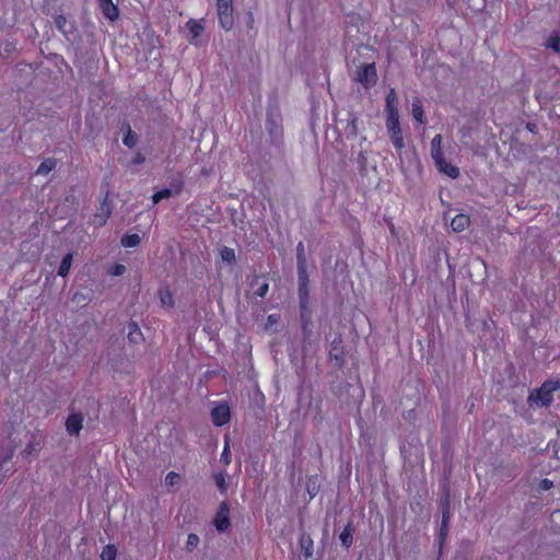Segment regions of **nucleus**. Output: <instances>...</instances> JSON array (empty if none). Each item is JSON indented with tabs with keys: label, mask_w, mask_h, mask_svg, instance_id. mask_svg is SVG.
Instances as JSON below:
<instances>
[{
	"label": "nucleus",
	"mask_w": 560,
	"mask_h": 560,
	"mask_svg": "<svg viewBox=\"0 0 560 560\" xmlns=\"http://www.w3.org/2000/svg\"><path fill=\"white\" fill-rule=\"evenodd\" d=\"M298 260V281H299V301L301 311L302 329L305 332L311 323L310 319V278L307 272V262L305 258L304 247H296Z\"/></svg>",
	"instance_id": "1"
},
{
	"label": "nucleus",
	"mask_w": 560,
	"mask_h": 560,
	"mask_svg": "<svg viewBox=\"0 0 560 560\" xmlns=\"http://www.w3.org/2000/svg\"><path fill=\"white\" fill-rule=\"evenodd\" d=\"M266 130L270 137V143L280 147L283 143L282 117L277 104H270L267 108Z\"/></svg>",
	"instance_id": "2"
},
{
	"label": "nucleus",
	"mask_w": 560,
	"mask_h": 560,
	"mask_svg": "<svg viewBox=\"0 0 560 560\" xmlns=\"http://www.w3.org/2000/svg\"><path fill=\"white\" fill-rule=\"evenodd\" d=\"M441 509H442V520L438 534V542H439V553L442 555L444 544L446 541V537L448 535V524H450V495L446 493L444 498L441 500Z\"/></svg>",
	"instance_id": "3"
},
{
	"label": "nucleus",
	"mask_w": 560,
	"mask_h": 560,
	"mask_svg": "<svg viewBox=\"0 0 560 560\" xmlns=\"http://www.w3.org/2000/svg\"><path fill=\"white\" fill-rule=\"evenodd\" d=\"M386 129L394 147L400 152L405 147L399 116H386Z\"/></svg>",
	"instance_id": "4"
},
{
	"label": "nucleus",
	"mask_w": 560,
	"mask_h": 560,
	"mask_svg": "<svg viewBox=\"0 0 560 560\" xmlns=\"http://www.w3.org/2000/svg\"><path fill=\"white\" fill-rule=\"evenodd\" d=\"M354 80L362 84L365 89L371 88L377 81V72L375 63L361 65L355 70Z\"/></svg>",
	"instance_id": "5"
},
{
	"label": "nucleus",
	"mask_w": 560,
	"mask_h": 560,
	"mask_svg": "<svg viewBox=\"0 0 560 560\" xmlns=\"http://www.w3.org/2000/svg\"><path fill=\"white\" fill-rule=\"evenodd\" d=\"M219 23L225 31L232 30L234 25L232 0H217Z\"/></svg>",
	"instance_id": "6"
},
{
	"label": "nucleus",
	"mask_w": 560,
	"mask_h": 560,
	"mask_svg": "<svg viewBox=\"0 0 560 560\" xmlns=\"http://www.w3.org/2000/svg\"><path fill=\"white\" fill-rule=\"evenodd\" d=\"M213 526L219 533H225L231 527L230 505L226 501H222L213 517Z\"/></svg>",
	"instance_id": "7"
},
{
	"label": "nucleus",
	"mask_w": 560,
	"mask_h": 560,
	"mask_svg": "<svg viewBox=\"0 0 560 560\" xmlns=\"http://www.w3.org/2000/svg\"><path fill=\"white\" fill-rule=\"evenodd\" d=\"M211 421L215 427H223L231 420V409L226 401L214 406L210 412Z\"/></svg>",
	"instance_id": "8"
},
{
	"label": "nucleus",
	"mask_w": 560,
	"mask_h": 560,
	"mask_svg": "<svg viewBox=\"0 0 560 560\" xmlns=\"http://www.w3.org/2000/svg\"><path fill=\"white\" fill-rule=\"evenodd\" d=\"M528 400L530 402L540 404L541 406H549L553 400V393L548 388V386L542 383V385L536 389L534 393H530Z\"/></svg>",
	"instance_id": "9"
},
{
	"label": "nucleus",
	"mask_w": 560,
	"mask_h": 560,
	"mask_svg": "<svg viewBox=\"0 0 560 560\" xmlns=\"http://www.w3.org/2000/svg\"><path fill=\"white\" fill-rule=\"evenodd\" d=\"M343 341L341 336H337L331 342H330V349H329V359L331 361H335L337 364L341 365L345 362V350H343Z\"/></svg>",
	"instance_id": "10"
},
{
	"label": "nucleus",
	"mask_w": 560,
	"mask_h": 560,
	"mask_svg": "<svg viewBox=\"0 0 560 560\" xmlns=\"http://www.w3.org/2000/svg\"><path fill=\"white\" fill-rule=\"evenodd\" d=\"M358 121H359L358 116L352 112L348 113V117L346 120H343V119L339 120L340 124L345 122L343 130H345L346 137L348 139H350V138L352 139L358 136V132H359Z\"/></svg>",
	"instance_id": "11"
},
{
	"label": "nucleus",
	"mask_w": 560,
	"mask_h": 560,
	"mask_svg": "<svg viewBox=\"0 0 560 560\" xmlns=\"http://www.w3.org/2000/svg\"><path fill=\"white\" fill-rule=\"evenodd\" d=\"M112 203L107 200L106 197L95 213L93 223L97 226L104 225L112 214Z\"/></svg>",
	"instance_id": "12"
},
{
	"label": "nucleus",
	"mask_w": 560,
	"mask_h": 560,
	"mask_svg": "<svg viewBox=\"0 0 560 560\" xmlns=\"http://www.w3.org/2000/svg\"><path fill=\"white\" fill-rule=\"evenodd\" d=\"M83 427V416L71 413L66 420V429L70 435H78Z\"/></svg>",
	"instance_id": "13"
},
{
	"label": "nucleus",
	"mask_w": 560,
	"mask_h": 560,
	"mask_svg": "<svg viewBox=\"0 0 560 560\" xmlns=\"http://www.w3.org/2000/svg\"><path fill=\"white\" fill-rule=\"evenodd\" d=\"M100 8L106 19L115 22L119 18V9L113 3V0H98Z\"/></svg>",
	"instance_id": "14"
},
{
	"label": "nucleus",
	"mask_w": 560,
	"mask_h": 560,
	"mask_svg": "<svg viewBox=\"0 0 560 560\" xmlns=\"http://www.w3.org/2000/svg\"><path fill=\"white\" fill-rule=\"evenodd\" d=\"M172 188H164L158 192H155L152 197L153 199V203H158L159 201H161L162 199H166V198H170L172 197L173 195H178L180 194L182 189H183V183L178 182V183H173L172 185Z\"/></svg>",
	"instance_id": "15"
},
{
	"label": "nucleus",
	"mask_w": 560,
	"mask_h": 560,
	"mask_svg": "<svg viewBox=\"0 0 560 560\" xmlns=\"http://www.w3.org/2000/svg\"><path fill=\"white\" fill-rule=\"evenodd\" d=\"M385 102H386L385 109H386L387 116H399V112H398V107H397L398 95L394 89L389 90V92L386 95Z\"/></svg>",
	"instance_id": "16"
},
{
	"label": "nucleus",
	"mask_w": 560,
	"mask_h": 560,
	"mask_svg": "<svg viewBox=\"0 0 560 560\" xmlns=\"http://www.w3.org/2000/svg\"><path fill=\"white\" fill-rule=\"evenodd\" d=\"M55 25L65 36H69L75 31L74 24L68 22L67 18L62 14L55 16Z\"/></svg>",
	"instance_id": "17"
},
{
	"label": "nucleus",
	"mask_w": 560,
	"mask_h": 560,
	"mask_svg": "<svg viewBox=\"0 0 560 560\" xmlns=\"http://www.w3.org/2000/svg\"><path fill=\"white\" fill-rule=\"evenodd\" d=\"M353 534H354L353 524H352V522H349L339 535V540L346 549H349L352 546Z\"/></svg>",
	"instance_id": "18"
},
{
	"label": "nucleus",
	"mask_w": 560,
	"mask_h": 560,
	"mask_svg": "<svg viewBox=\"0 0 560 560\" xmlns=\"http://www.w3.org/2000/svg\"><path fill=\"white\" fill-rule=\"evenodd\" d=\"M435 164L439 167V171L446 174L451 178L455 179L459 176V168L447 163L444 158L438 160Z\"/></svg>",
	"instance_id": "19"
},
{
	"label": "nucleus",
	"mask_w": 560,
	"mask_h": 560,
	"mask_svg": "<svg viewBox=\"0 0 560 560\" xmlns=\"http://www.w3.org/2000/svg\"><path fill=\"white\" fill-rule=\"evenodd\" d=\"M127 331H128V340L131 343L137 345L143 339V335H142V331H141L139 325L133 320L128 323Z\"/></svg>",
	"instance_id": "20"
},
{
	"label": "nucleus",
	"mask_w": 560,
	"mask_h": 560,
	"mask_svg": "<svg viewBox=\"0 0 560 560\" xmlns=\"http://www.w3.org/2000/svg\"><path fill=\"white\" fill-rule=\"evenodd\" d=\"M320 490V479L318 475L310 476L306 480V492L310 495V499L315 498Z\"/></svg>",
	"instance_id": "21"
},
{
	"label": "nucleus",
	"mask_w": 560,
	"mask_h": 560,
	"mask_svg": "<svg viewBox=\"0 0 560 560\" xmlns=\"http://www.w3.org/2000/svg\"><path fill=\"white\" fill-rule=\"evenodd\" d=\"M431 156L436 162L441 160L443 156L442 152V136L436 135L431 141Z\"/></svg>",
	"instance_id": "22"
},
{
	"label": "nucleus",
	"mask_w": 560,
	"mask_h": 560,
	"mask_svg": "<svg viewBox=\"0 0 560 560\" xmlns=\"http://www.w3.org/2000/svg\"><path fill=\"white\" fill-rule=\"evenodd\" d=\"M469 222H470L469 217L460 213V214H457L455 218H453V220L451 222V226H452L453 231L462 232L468 226Z\"/></svg>",
	"instance_id": "23"
},
{
	"label": "nucleus",
	"mask_w": 560,
	"mask_h": 560,
	"mask_svg": "<svg viewBox=\"0 0 560 560\" xmlns=\"http://www.w3.org/2000/svg\"><path fill=\"white\" fill-rule=\"evenodd\" d=\"M159 299H160L162 306H164L166 308H172L174 306L173 294L167 287L161 288L159 290Z\"/></svg>",
	"instance_id": "24"
},
{
	"label": "nucleus",
	"mask_w": 560,
	"mask_h": 560,
	"mask_svg": "<svg viewBox=\"0 0 560 560\" xmlns=\"http://www.w3.org/2000/svg\"><path fill=\"white\" fill-rule=\"evenodd\" d=\"M72 259H73L72 253H68L67 255L63 256V258L61 259V262L59 265V268H58V275L60 277L65 278L68 276L71 265H72Z\"/></svg>",
	"instance_id": "25"
},
{
	"label": "nucleus",
	"mask_w": 560,
	"mask_h": 560,
	"mask_svg": "<svg viewBox=\"0 0 560 560\" xmlns=\"http://www.w3.org/2000/svg\"><path fill=\"white\" fill-rule=\"evenodd\" d=\"M213 479L215 481V485L219 489V491L222 494H225L228 492L229 483L226 481V474L223 471H215L213 472Z\"/></svg>",
	"instance_id": "26"
},
{
	"label": "nucleus",
	"mask_w": 560,
	"mask_h": 560,
	"mask_svg": "<svg viewBox=\"0 0 560 560\" xmlns=\"http://www.w3.org/2000/svg\"><path fill=\"white\" fill-rule=\"evenodd\" d=\"M57 165V161L54 158H48L44 160L38 166L36 174L37 175H47L50 173Z\"/></svg>",
	"instance_id": "27"
},
{
	"label": "nucleus",
	"mask_w": 560,
	"mask_h": 560,
	"mask_svg": "<svg viewBox=\"0 0 560 560\" xmlns=\"http://www.w3.org/2000/svg\"><path fill=\"white\" fill-rule=\"evenodd\" d=\"M546 47L552 49L555 52H560V33L552 32L547 39Z\"/></svg>",
	"instance_id": "28"
},
{
	"label": "nucleus",
	"mask_w": 560,
	"mask_h": 560,
	"mask_svg": "<svg viewBox=\"0 0 560 560\" xmlns=\"http://www.w3.org/2000/svg\"><path fill=\"white\" fill-rule=\"evenodd\" d=\"M300 546H301V549L303 550L304 556L306 558L312 557V555H313V540H312V538L310 536H303L300 539Z\"/></svg>",
	"instance_id": "29"
},
{
	"label": "nucleus",
	"mask_w": 560,
	"mask_h": 560,
	"mask_svg": "<svg viewBox=\"0 0 560 560\" xmlns=\"http://www.w3.org/2000/svg\"><path fill=\"white\" fill-rule=\"evenodd\" d=\"M412 116L420 124L424 122V112H423L421 102L419 100H416L412 103Z\"/></svg>",
	"instance_id": "30"
},
{
	"label": "nucleus",
	"mask_w": 560,
	"mask_h": 560,
	"mask_svg": "<svg viewBox=\"0 0 560 560\" xmlns=\"http://www.w3.org/2000/svg\"><path fill=\"white\" fill-rule=\"evenodd\" d=\"M122 143L128 148H133L138 143V136L130 127L122 138Z\"/></svg>",
	"instance_id": "31"
},
{
	"label": "nucleus",
	"mask_w": 560,
	"mask_h": 560,
	"mask_svg": "<svg viewBox=\"0 0 560 560\" xmlns=\"http://www.w3.org/2000/svg\"><path fill=\"white\" fill-rule=\"evenodd\" d=\"M189 32L192 34V39L200 36L203 32V26L195 20H189L186 24Z\"/></svg>",
	"instance_id": "32"
},
{
	"label": "nucleus",
	"mask_w": 560,
	"mask_h": 560,
	"mask_svg": "<svg viewBox=\"0 0 560 560\" xmlns=\"http://www.w3.org/2000/svg\"><path fill=\"white\" fill-rule=\"evenodd\" d=\"M221 259L229 265L233 264L236 259L234 248L223 247L221 250Z\"/></svg>",
	"instance_id": "33"
},
{
	"label": "nucleus",
	"mask_w": 560,
	"mask_h": 560,
	"mask_svg": "<svg viewBox=\"0 0 560 560\" xmlns=\"http://www.w3.org/2000/svg\"><path fill=\"white\" fill-rule=\"evenodd\" d=\"M547 97L550 100H560V78L556 79L549 92H547Z\"/></svg>",
	"instance_id": "34"
},
{
	"label": "nucleus",
	"mask_w": 560,
	"mask_h": 560,
	"mask_svg": "<svg viewBox=\"0 0 560 560\" xmlns=\"http://www.w3.org/2000/svg\"><path fill=\"white\" fill-rule=\"evenodd\" d=\"M141 243V237L139 234H128L125 235L121 241L120 245H139Z\"/></svg>",
	"instance_id": "35"
},
{
	"label": "nucleus",
	"mask_w": 560,
	"mask_h": 560,
	"mask_svg": "<svg viewBox=\"0 0 560 560\" xmlns=\"http://www.w3.org/2000/svg\"><path fill=\"white\" fill-rule=\"evenodd\" d=\"M126 271V267L122 264H114L107 270V273L114 277L121 276Z\"/></svg>",
	"instance_id": "36"
},
{
	"label": "nucleus",
	"mask_w": 560,
	"mask_h": 560,
	"mask_svg": "<svg viewBox=\"0 0 560 560\" xmlns=\"http://www.w3.org/2000/svg\"><path fill=\"white\" fill-rule=\"evenodd\" d=\"M220 459L225 466L230 465V463H231V451H230V445H229L228 440L225 441Z\"/></svg>",
	"instance_id": "37"
},
{
	"label": "nucleus",
	"mask_w": 560,
	"mask_h": 560,
	"mask_svg": "<svg viewBox=\"0 0 560 560\" xmlns=\"http://www.w3.org/2000/svg\"><path fill=\"white\" fill-rule=\"evenodd\" d=\"M357 162L360 165V171L363 172L368 165V151L366 150L362 149L358 153Z\"/></svg>",
	"instance_id": "38"
},
{
	"label": "nucleus",
	"mask_w": 560,
	"mask_h": 560,
	"mask_svg": "<svg viewBox=\"0 0 560 560\" xmlns=\"http://www.w3.org/2000/svg\"><path fill=\"white\" fill-rule=\"evenodd\" d=\"M116 549L112 546H107L102 553V560H115Z\"/></svg>",
	"instance_id": "39"
},
{
	"label": "nucleus",
	"mask_w": 560,
	"mask_h": 560,
	"mask_svg": "<svg viewBox=\"0 0 560 560\" xmlns=\"http://www.w3.org/2000/svg\"><path fill=\"white\" fill-rule=\"evenodd\" d=\"M199 544V536L197 534L190 533L187 537V548L192 550Z\"/></svg>",
	"instance_id": "40"
},
{
	"label": "nucleus",
	"mask_w": 560,
	"mask_h": 560,
	"mask_svg": "<svg viewBox=\"0 0 560 560\" xmlns=\"http://www.w3.org/2000/svg\"><path fill=\"white\" fill-rule=\"evenodd\" d=\"M179 479V474L170 471L165 477V485L168 487L174 486Z\"/></svg>",
	"instance_id": "41"
},
{
	"label": "nucleus",
	"mask_w": 560,
	"mask_h": 560,
	"mask_svg": "<svg viewBox=\"0 0 560 560\" xmlns=\"http://www.w3.org/2000/svg\"><path fill=\"white\" fill-rule=\"evenodd\" d=\"M545 384L552 393H555L560 389V377L557 380H547L545 381Z\"/></svg>",
	"instance_id": "42"
},
{
	"label": "nucleus",
	"mask_w": 560,
	"mask_h": 560,
	"mask_svg": "<svg viewBox=\"0 0 560 560\" xmlns=\"http://www.w3.org/2000/svg\"><path fill=\"white\" fill-rule=\"evenodd\" d=\"M268 290H269V285L268 283L264 282L262 284H260L256 291H255V294L259 298H264L266 296V294L268 293Z\"/></svg>",
	"instance_id": "43"
},
{
	"label": "nucleus",
	"mask_w": 560,
	"mask_h": 560,
	"mask_svg": "<svg viewBox=\"0 0 560 560\" xmlns=\"http://www.w3.org/2000/svg\"><path fill=\"white\" fill-rule=\"evenodd\" d=\"M553 487V482L547 478L542 479L540 482H539V489L540 490H544V491H547L549 489H551Z\"/></svg>",
	"instance_id": "44"
},
{
	"label": "nucleus",
	"mask_w": 560,
	"mask_h": 560,
	"mask_svg": "<svg viewBox=\"0 0 560 560\" xmlns=\"http://www.w3.org/2000/svg\"><path fill=\"white\" fill-rule=\"evenodd\" d=\"M145 161V158L142 153L138 152L132 159V164L139 165Z\"/></svg>",
	"instance_id": "45"
},
{
	"label": "nucleus",
	"mask_w": 560,
	"mask_h": 560,
	"mask_svg": "<svg viewBox=\"0 0 560 560\" xmlns=\"http://www.w3.org/2000/svg\"><path fill=\"white\" fill-rule=\"evenodd\" d=\"M526 129L533 133H536L538 131V126L535 122L528 121L526 124Z\"/></svg>",
	"instance_id": "46"
},
{
	"label": "nucleus",
	"mask_w": 560,
	"mask_h": 560,
	"mask_svg": "<svg viewBox=\"0 0 560 560\" xmlns=\"http://www.w3.org/2000/svg\"><path fill=\"white\" fill-rule=\"evenodd\" d=\"M268 320H269L270 323H275V322L277 320V319H276V315H269V316H268Z\"/></svg>",
	"instance_id": "47"
},
{
	"label": "nucleus",
	"mask_w": 560,
	"mask_h": 560,
	"mask_svg": "<svg viewBox=\"0 0 560 560\" xmlns=\"http://www.w3.org/2000/svg\"><path fill=\"white\" fill-rule=\"evenodd\" d=\"M413 156H415L416 167H419L420 166V162L417 159L416 153H413Z\"/></svg>",
	"instance_id": "48"
},
{
	"label": "nucleus",
	"mask_w": 560,
	"mask_h": 560,
	"mask_svg": "<svg viewBox=\"0 0 560 560\" xmlns=\"http://www.w3.org/2000/svg\"><path fill=\"white\" fill-rule=\"evenodd\" d=\"M365 141H366V138H365V137H363V138L361 139V144H362V143H364Z\"/></svg>",
	"instance_id": "49"
}]
</instances>
